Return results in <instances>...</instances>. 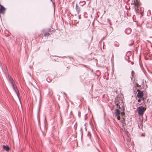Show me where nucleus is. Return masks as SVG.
Wrapping results in <instances>:
<instances>
[{
	"label": "nucleus",
	"instance_id": "nucleus-1",
	"mask_svg": "<svg viewBox=\"0 0 152 152\" xmlns=\"http://www.w3.org/2000/svg\"><path fill=\"white\" fill-rule=\"evenodd\" d=\"M132 4H133L135 7V10L136 12H138V7L140 5V2L137 0H132Z\"/></svg>",
	"mask_w": 152,
	"mask_h": 152
},
{
	"label": "nucleus",
	"instance_id": "nucleus-2",
	"mask_svg": "<svg viewBox=\"0 0 152 152\" xmlns=\"http://www.w3.org/2000/svg\"><path fill=\"white\" fill-rule=\"evenodd\" d=\"M137 113L139 115H143L145 110L142 106L139 107L137 108Z\"/></svg>",
	"mask_w": 152,
	"mask_h": 152
},
{
	"label": "nucleus",
	"instance_id": "nucleus-3",
	"mask_svg": "<svg viewBox=\"0 0 152 152\" xmlns=\"http://www.w3.org/2000/svg\"><path fill=\"white\" fill-rule=\"evenodd\" d=\"M121 113V112L119 109H117L115 110L114 113L115 115V117H117V119L118 120L120 119L121 118L120 116V115Z\"/></svg>",
	"mask_w": 152,
	"mask_h": 152
},
{
	"label": "nucleus",
	"instance_id": "nucleus-4",
	"mask_svg": "<svg viewBox=\"0 0 152 152\" xmlns=\"http://www.w3.org/2000/svg\"><path fill=\"white\" fill-rule=\"evenodd\" d=\"M138 93L137 96L138 98L140 99L143 96V93L142 91H140L139 89L137 90Z\"/></svg>",
	"mask_w": 152,
	"mask_h": 152
},
{
	"label": "nucleus",
	"instance_id": "nucleus-5",
	"mask_svg": "<svg viewBox=\"0 0 152 152\" xmlns=\"http://www.w3.org/2000/svg\"><path fill=\"white\" fill-rule=\"evenodd\" d=\"M12 85L14 90L15 91L16 94H17V96L19 97V92L16 86L14 85V83L13 84L12 83Z\"/></svg>",
	"mask_w": 152,
	"mask_h": 152
},
{
	"label": "nucleus",
	"instance_id": "nucleus-6",
	"mask_svg": "<svg viewBox=\"0 0 152 152\" xmlns=\"http://www.w3.org/2000/svg\"><path fill=\"white\" fill-rule=\"evenodd\" d=\"M6 9L3 6L0 4V13L4 14L5 11Z\"/></svg>",
	"mask_w": 152,
	"mask_h": 152
},
{
	"label": "nucleus",
	"instance_id": "nucleus-7",
	"mask_svg": "<svg viewBox=\"0 0 152 152\" xmlns=\"http://www.w3.org/2000/svg\"><path fill=\"white\" fill-rule=\"evenodd\" d=\"M125 32L127 34H129L131 32V29L130 28H127L125 30Z\"/></svg>",
	"mask_w": 152,
	"mask_h": 152
},
{
	"label": "nucleus",
	"instance_id": "nucleus-8",
	"mask_svg": "<svg viewBox=\"0 0 152 152\" xmlns=\"http://www.w3.org/2000/svg\"><path fill=\"white\" fill-rule=\"evenodd\" d=\"M121 122L123 126H124L126 125V124L125 123V119L123 117L121 119Z\"/></svg>",
	"mask_w": 152,
	"mask_h": 152
},
{
	"label": "nucleus",
	"instance_id": "nucleus-9",
	"mask_svg": "<svg viewBox=\"0 0 152 152\" xmlns=\"http://www.w3.org/2000/svg\"><path fill=\"white\" fill-rule=\"evenodd\" d=\"M75 8L77 12V14H78L80 12V9L79 7H77V4L76 5Z\"/></svg>",
	"mask_w": 152,
	"mask_h": 152
},
{
	"label": "nucleus",
	"instance_id": "nucleus-10",
	"mask_svg": "<svg viewBox=\"0 0 152 152\" xmlns=\"http://www.w3.org/2000/svg\"><path fill=\"white\" fill-rule=\"evenodd\" d=\"M3 148L4 149L6 150L7 151H8L10 149L9 147L7 146H5L4 145L3 146Z\"/></svg>",
	"mask_w": 152,
	"mask_h": 152
},
{
	"label": "nucleus",
	"instance_id": "nucleus-11",
	"mask_svg": "<svg viewBox=\"0 0 152 152\" xmlns=\"http://www.w3.org/2000/svg\"><path fill=\"white\" fill-rule=\"evenodd\" d=\"M134 43V41L132 40H131L130 41L129 43H128V45L129 46H131Z\"/></svg>",
	"mask_w": 152,
	"mask_h": 152
},
{
	"label": "nucleus",
	"instance_id": "nucleus-12",
	"mask_svg": "<svg viewBox=\"0 0 152 152\" xmlns=\"http://www.w3.org/2000/svg\"><path fill=\"white\" fill-rule=\"evenodd\" d=\"M114 45L115 47H118L119 45V44L117 42H115Z\"/></svg>",
	"mask_w": 152,
	"mask_h": 152
},
{
	"label": "nucleus",
	"instance_id": "nucleus-13",
	"mask_svg": "<svg viewBox=\"0 0 152 152\" xmlns=\"http://www.w3.org/2000/svg\"><path fill=\"white\" fill-rule=\"evenodd\" d=\"M9 80H10V81L11 83V84L12 85V83L13 84H14V81L13 80V79L11 77H10L9 78Z\"/></svg>",
	"mask_w": 152,
	"mask_h": 152
},
{
	"label": "nucleus",
	"instance_id": "nucleus-14",
	"mask_svg": "<svg viewBox=\"0 0 152 152\" xmlns=\"http://www.w3.org/2000/svg\"><path fill=\"white\" fill-rule=\"evenodd\" d=\"M107 20L108 21V23H109L110 25H112V23L111 22L110 20L109 19H107Z\"/></svg>",
	"mask_w": 152,
	"mask_h": 152
},
{
	"label": "nucleus",
	"instance_id": "nucleus-15",
	"mask_svg": "<svg viewBox=\"0 0 152 152\" xmlns=\"http://www.w3.org/2000/svg\"><path fill=\"white\" fill-rule=\"evenodd\" d=\"M50 34L49 33H46L44 34V36L46 37V36H48Z\"/></svg>",
	"mask_w": 152,
	"mask_h": 152
},
{
	"label": "nucleus",
	"instance_id": "nucleus-16",
	"mask_svg": "<svg viewBox=\"0 0 152 152\" xmlns=\"http://www.w3.org/2000/svg\"><path fill=\"white\" fill-rule=\"evenodd\" d=\"M134 72L133 71H132L131 72V75L132 77L134 76Z\"/></svg>",
	"mask_w": 152,
	"mask_h": 152
},
{
	"label": "nucleus",
	"instance_id": "nucleus-17",
	"mask_svg": "<svg viewBox=\"0 0 152 152\" xmlns=\"http://www.w3.org/2000/svg\"><path fill=\"white\" fill-rule=\"evenodd\" d=\"M136 86L137 87H138L139 86V84L137 83H136Z\"/></svg>",
	"mask_w": 152,
	"mask_h": 152
},
{
	"label": "nucleus",
	"instance_id": "nucleus-18",
	"mask_svg": "<svg viewBox=\"0 0 152 152\" xmlns=\"http://www.w3.org/2000/svg\"><path fill=\"white\" fill-rule=\"evenodd\" d=\"M83 4H85V3H86V2H85V1H84L83 2Z\"/></svg>",
	"mask_w": 152,
	"mask_h": 152
},
{
	"label": "nucleus",
	"instance_id": "nucleus-19",
	"mask_svg": "<svg viewBox=\"0 0 152 152\" xmlns=\"http://www.w3.org/2000/svg\"><path fill=\"white\" fill-rule=\"evenodd\" d=\"M116 105H117V106H118V103H117L116 104Z\"/></svg>",
	"mask_w": 152,
	"mask_h": 152
},
{
	"label": "nucleus",
	"instance_id": "nucleus-20",
	"mask_svg": "<svg viewBox=\"0 0 152 152\" xmlns=\"http://www.w3.org/2000/svg\"><path fill=\"white\" fill-rule=\"evenodd\" d=\"M131 79L132 80V77H131Z\"/></svg>",
	"mask_w": 152,
	"mask_h": 152
},
{
	"label": "nucleus",
	"instance_id": "nucleus-21",
	"mask_svg": "<svg viewBox=\"0 0 152 152\" xmlns=\"http://www.w3.org/2000/svg\"><path fill=\"white\" fill-rule=\"evenodd\" d=\"M49 31H50V29H49Z\"/></svg>",
	"mask_w": 152,
	"mask_h": 152
},
{
	"label": "nucleus",
	"instance_id": "nucleus-22",
	"mask_svg": "<svg viewBox=\"0 0 152 152\" xmlns=\"http://www.w3.org/2000/svg\"><path fill=\"white\" fill-rule=\"evenodd\" d=\"M79 19H80V17H79Z\"/></svg>",
	"mask_w": 152,
	"mask_h": 152
}]
</instances>
